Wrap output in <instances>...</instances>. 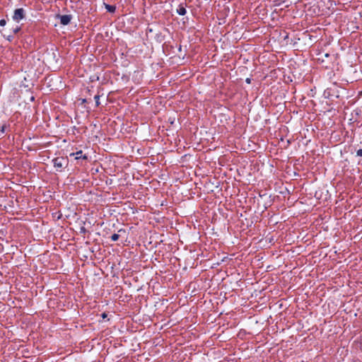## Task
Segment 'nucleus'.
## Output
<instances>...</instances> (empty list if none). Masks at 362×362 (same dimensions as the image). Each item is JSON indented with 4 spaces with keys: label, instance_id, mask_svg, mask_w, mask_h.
<instances>
[{
    "label": "nucleus",
    "instance_id": "nucleus-1",
    "mask_svg": "<svg viewBox=\"0 0 362 362\" xmlns=\"http://www.w3.org/2000/svg\"><path fill=\"white\" fill-rule=\"evenodd\" d=\"M54 167L56 168L57 171H62V169L64 166V163L66 162L65 159L62 157L55 158L52 160Z\"/></svg>",
    "mask_w": 362,
    "mask_h": 362
},
{
    "label": "nucleus",
    "instance_id": "nucleus-2",
    "mask_svg": "<svg viewBox=\"0 0 362 362\" xmlns=\"http://www.w3.org/2000/svg\"><path fill=\"white\" fill-rule=\"evenodd\" d=\"M25 17V11L23 8H17L14 11L13 19L19 22Z\"/></svg>",
    "mask_w": 362,
    "mask_h": 362
},
{
    "label": "nucleus",
    "instance_id": "nucleus-3",
    "mask_svg": "<svg viewBox=\"0 0 362 362\" xmlns=\"http://www.w3.org/2000/svg\"><path fill=\"white\" fill-rule=\"evenodd\" d=\"M59 19L61 24L66 25L70 23L71 16L70 15H62L59 16Z\"/></svg>",
    "mask_w": 362,
    "mask_h": 362
},
{
    "label": "nucleus",
    "instance_id": "nucleus-4",
    "mask_svg": "<svg viewBox=\"0 0 362 362\" xmlns=\"http://www.w3.org/2000/svg\"><path fill=\"white\" fill-rule=\"evenodd\" d=\"M71 156H75V159L78 160L80 158L86 160L88 158L86 155H83L82 151H78L76 153H72L70 154Z\"/></svg>",
    "mask_w": 362,
    "mask_h": 362
},
{
    "label": "nucleus",
    "instance_id": "nucleus-5",
    "mask_svg": "<svg viewBox=\"0 0 362 362\" xmlns=\"http://www.w3.org/2000/svg\"><path fill=\"white\" fill-rule=\"evenodd\" d=\"M177 13L180 16H184L186 14L187 11L186 8L183 6V5L180 4L177 8Z\"/></svg>",
    "mask_w": 362,
    "mask_h": 362
},
{
    "label": "nucleus",
    "instance_id": "nucleus-6",
    "mask_svg": "<svg viewBox=\"0 0 362 362\" xmlns=\"http://www.w3.org/2000/svg\"><path fill=\"white\" fill-rule=\"evenodd\" d=\"M104 5H105V7L107 9V11L110 13H114L116 10V7L115 6L110 5V4H107L105 3H104Z\"/></svg>",
    "mask_w": 362,
    "mask_h": 362
},
{
    "label": "nucleus",
    "instance_id": "nucleus-7",
    "mask_svg": "<svg viewBox=\"0 0 362 362\" xmlns=\"http://www.w3.org/2000/svg\"><path fill=\"white\" fill-rule=\"evenodd\" d=\"M119 235H118V234H117V233H114V234H112V236H111V240H112V241H117V240L119 239Z\"/></svg>",
    "mask_w": 362,
    "mask_h": 362
},
{
    "label": "nucleus",
    "instance_id": "nucleus-8",
    "mask_svg": "<svg viewBox=\"0 0 362 362\" xmlns=\"http://www.w3.org/2000/svg\"><path fill=\"white\" fill-rule=\"evenodd\" d=\"M94 99L95 100V104L97 106L100 105V95H96L94 96Z\"/></svg>",
    "mask_w": 362,
    "mask_h": 362
},
{
    "label": "nucleus",
    "instance_id": "nucleus-9",
    "mask_svg": "<svg viewBox=\"0 0 362 362\" xmlns=\"http://www.w3.org/2000/svg\"><path fill=\"white\" fill-rule=\"evenodd\" d=\"M6 21L4 19L0 20V26H4L6 25Z\"/></svg>",
    "mask_w": 362,
    "mask_h": 362
},
{
    "label": "nucleus",
    "instance_id": "nucleus-10",
    "mask_svg": "<svg viewBox=\"0 0 362 362\" xmlns=\"http://www.w3.org/2000/svg\"><path fill=\"white\" fill-rule=\"evenodd\" d=\"M356 155H357L358 156H362V149H361H361H358V150L357 151V152H356Z\"/></svg>",
    "mask_w": 362,
    "mask_h": 362
},
{
    "label": "nucleus",
    "instance_id": "nucleus-11",
    "mask_svg": "<svg viewBox=\"0 0 362 362\" xmlns=\"http://www.w3.org/2000/svg\"><path fill=\"white\" fill-rule=\"evenodd\" d=\"M19 30H20V28L18 26H17L16 28H15L13 29V33H17Z\"/></svg>",
    "mask_w": 362,
    "mask_h": 362
},
{
    "label": "nucleus",
    "instance_id": "nucleus-12",
    "mask_svg": "<svg viewBox=\"0 0 362 362\" xmlns=\"http://www.w3.org/2000/svg\"><path fill=\"white\" fill-rule=\"evenodd\" d=\"M1 131L2 133L4 132V131H5V126H2L1 127Z\"/></svg>",
    "mask_w": 362,
    "mask_h": 362
},
{
    "label": "nucleus",
    "instance_id": "nucleus-13",
    "mask_svg": "<svg viewBox=\"0 0 362 362\" xmlns=\"http://www.w3.org/2000/svg\"><path fill=\"white\" fill-rule=\"evenodd\" d=\"M246 82H247V83H250V78H247V79H246Z\"/></svg>",
    "mask_w": 362,
    "mask_h": 362
},
{
    "label": "nucleus",
    "instance_id": "nucleus-14",
    "mask_svg": "<svg viewBox=\"0 0 362 362\" xmlns=\"http://www.w3.org/2000/svg\"><path fill=\"white\" fill-rule=\"evenodd\" d=\"M106 316H107V315H106V314H105V313H103V318L106 317Z\"/></svg>",
    "mask_w": 362,
    "mask_h": 362
}]
</instances>
